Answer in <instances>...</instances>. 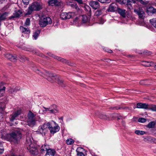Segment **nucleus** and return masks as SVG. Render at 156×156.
<instances>
[{
  "mask_svg": "<svg viewBox=\"0 0 156 156\" xmlns=\"http://www.w3.org/2000/svg\"><path fill=\"white\" fill-rule=\"evenodd\" d=\"M27 60V58L25 57L24 56H21V57L20 58V61L23 62L25 61V60Z\"/></svg>",
  "mask_w": 156,
  "mask_h": 156,
  "instance_id": "nucleus-48",
  "label": "nucleus"
},
{
  "mask_svg": "<svg viewBox=\"0 0 156 156\" xmlns=\"http://www.w3.org/2000/svg\"><path fill=\"white\" fill-rule=\"evenodd\" d=\"M21 90V88L20 87L17 86L15 87H13L12 88H11L9 89V92H10L11 93H15L17 91H20Z\"/></svg>",
  "mask_w": 156,
  "mask_h": 156,
  "instance_id": "nucleus-23",
  "label": "nucleus"
},
{
  "mask_svg": "<svg viewBox=\"0 0 156 156\" xmlns=\"http://www.w3.org/2000/svg\"><path fill=\"white\" fill-rule=\"evenodd\" d=\"M77 156H85L83 153L81 152H77Z\"/></svg>",
  "mask_w": 156,
  "mask_h": 156,
  "instance_id": "nucleus-53",
  "label": "nucleus"
},
{
  "mask_svg": "<svg viewBox=\"0 0 156 156\" xmlns=\"http://www.w3.org/2000/svg\"><path fill=\"white\" fill-rule=\"evenodd\" d=\"M89 5L93 9H96L99 7V3L97 1H90L89 3Z\"/></svg>",
  "mask_w": 156,
  "mask_h": 156,
  "instance_id": "nucleus-16",
  "label": "nucleus"
},
{
  "mask_svg": "<svg viewBox=\"0 0 156 156\" xmlns=\"http://www.w3.org/2000/svg\"><path fill=\"white\" fill-rule=\"evenodd\" d=\"M146 12L148 14L156 13V9L152 6L147 7L146 9Z\"/></svg>",
  "mask_w": 156,
  "mask_h": 156,
  "instance_id": "nucleus-17",
  "label": "nucleus"
},
{
  "mask_svg": "<svg viewBox=\"0 0 156 156\" xmlns=\"http://www.w3.org/2000/svg\"><path fill=\"white\" fill-rule=\"evenodd\" d=\"M21 110L19 109L10 115L9 118L10 120L11 121H13L15 119H16V117H18L21 114Z\"/></svg>",
  "mask_w": 156,
  "mask_h": 156,
  "instance_id": "nucleus-12",
  "label": "nucleus"
},
{
  "mask_svg": "<svg viewBox=\"0 0 156 156\" xmlns=\"http://www.w3.org/2000/svg\"><path fill=\"white\" fill-rule=\"evenodd\" d=\"M145 21L144 20H136V23L137 24L143 26H147V25L145 23Z\"/></svg>",
  "mask_w": 156,
  "mask_h": 156,
  "instance_id": "nucleus-29",
  "label": "nucleus"
},
{
  "mask_svg": "<svg viewBox=\"0 0 156 156\" xmlns=\"http://www.w3.org/2000/svg\"><path fill=\"white\" fill-rule=\"evenodd\" d=\"M75 4L74 3H71L70 4V6L72 7L73 8H74V5Z\"/></svg>",
  "mask_w": 156,
  "mask_h": 156,
  "instance_id": "nucleus-60",
  "label": "nucleus"
},
{
  "mask_svg": "<svg viewBox=\"0 0 156 156\" xmlns=\"http://www.w3.org/2000/svg\"><path fill=\"white\" fill-rule=\"evenodd\" d=\"M49 122H45L39 127L37 132L38 133L45 135L48 131V126H49Z\"/></svg>",
  "mask_w": 156,
  "mask_h": 156,
  "instance_id": "nucleus-6",
  "label": "nucleus"
},
{
  "mask_svg": "<svg viewBox=\"0 0 156 156\" xmlns=\"http://www.w3.org/2000/svg\"><path fill=\"white\" fill-rule=\"evenodd\" d=\"M57 0H51L48 2V4L49 5L53 6L57 5Z\"/></svg>",
  "mask_w": 156,
  "mask_h": 156,
  "instance_id": "nucleus-32",
  "label": "nucleus"
},
{
  "mask_svg": "<svg viewBox=\"0 0 156 156\" xmlns=\"http://www.w3.org/2000/svg\"><path fill=\"white\" fill-rule=\"evenodd\" d=\"M2 85H0V97L3 95L4 93V90L5 89V87H3L2 88Z\"/></svg>",
  "mask_w": 156,
  "mask_h": 156,
  "instance_id": "nucleus-31",
  "label": "nucleus"
},
{
  "mask_svg": "<svg viewBox=\"0 0 156 156\" xmlns=\"http://www.w3.org/2000/svg\"><path fill=\"white\" fill-rule=\"evenodd\" d=\"M146 139L149 142H152V141L154 142L155 143V140L156 141V139L152 137H148L146 138Z\"/></svg>",
  "mask_w": 156,
  "mask_h": 156,
  "instance_id": "nucleus-37",
  "label": "nucleus"
},
{
  "mask_svg": "<svg viewBox=\"0 0 156 156\" xmlns=\"http://www.w3.org/2000/svg\"><path fill=\"white\" fill-rule=\"evenodd\" d=\"M146 121V119L143 118H140L138 120V122L142 123L145 122Z\"/></svg>",
  "mask_w": 156,
  "mask_h": 156,
  "instance_id": "nucleus-41",
  "label": "nucleus"
},
{
  "mask_svg": "<svg viewBox=\"0 0 156 156\" xmlns=\"http://www.w3.org/2000/svg\"><path fill=\"white\" fill-rule=\"evenodd\" d=\"M36 72L45 78L48 81L51 82H53L54 81V80L55 79L57 83L62 87H64L65 86L63 83V81L60 79L59 77L54 75L53 74L49 72H46L45 75L47 77H46L43 76L42 73L38 69H37Z\"/></svg>",
  "mask_w": 156,
  "mask_h": 156,
  "instance_id": "nucleus-1",
  "label": "nucleus"
},
{
  "mask_svg": "<svg viewBox=\"0 0 156 156\" xmlns=\"http://www.w3.org/2000/svg\"><path fill=\"white\" fill-rule=\"evenodd\" d=\"M136 108L147 109L148 108V105L146 103H139L137 104Z\"/></svg>",
  "mask_w": 156,
  "mask_h": 156,
  "instance_id": "nucleus-21",
  "label": "nucleus"
},
{
  "mask_svg": "<svg viewBox=\"0 0 156 156\" xmlns=\"http://www.w3.org/2000/svg\"><path fill=\"white\" fill-rule=\"evenodd\" d=\"M74 142V140L71 138H69L66 140V143L68 145H72Z\"/></svg>",
  "mask_w": 156,
  "mask_h": 156,
  "instance_id": "nucleus-35",
  "label": "nucleus"
},
{
  "mask_svg": "<svg viewBox=\"0 0 156 156\" xmlns=\"http://www.w3.org/2000/svg\"><path fill=\"white\" fill-rule=\"evenodd\" d=\"M78 3L80 4H83V2L82 0H75Z\"/></svg>",
  "mask_w": 156,
  "mask_h": 156,
  "instance_id": "nucleus-57",
  "label": "nucleus"
},
{
  "mask_svg": "<svg viewBox=\"0 0 156 156\" xmlns=\"http://www.w3.org/2000/svg\"><path fill=\"white\" fill-rule=\"evenodd\" d=\"M96 115H98L99 117L101 119H107L108 118V117L107 115L103 114L100 113L99 114H96Z\"/></svg>",
  "mask_w": 156,
  "mask_h": 156,
  "instance_id": "nucleus-30",
  "label": "nucleus"
},
{
  "mask_svg": "<svg viewBox=\"0 0 156 156\" xmlns=\"http://www.w3.org/2000/svg\"><path fill=\"white\" fill-rule=\"evenodd\" d=\"M74 15V14L73 13L63 12L61 14L60 18L62 20H67L72 18Z\"/></svg>",
  "mask_w": 156,
  "mask_h": 156,
  "instance_id": "nucleus-8",
  "label": "nucleus"
},
{
  "mask_svg": "<svg viewBox=\"0 0 156 156\" xmlns=\"http://www.w3.org/2000/svg\"><path fill=\"white\" fill-rule=\"evenodd\" d=\"M50 149L48 145H44L41 148L40 152L41 153L43 154L44 153L45 151L47 152L48 149Z\"/></svg>",
  "mask_w": 156,
  "mask_h": 156,
  "instance_id": "nucleus-24",
  "label": "nucleus"
},
{
  "mask_svg": "<svg viewBox=\"0 0 156 156\" xmlns=\"http://www.w3.org/2000/svg\"><path fill=\"white\" fill-rule=\"evenodd\" d=\"M29 0H22V1L24 4L28 5L29 4Z\"/></svg>",
  "mask_w": 156,
  "mask_h": 156,
  "instance_id": "nucleus-55",
  "label": "nucleus"
},
{
  "mask_svg": "<svg viewBox=\"0 0 156 156\" xmlns=\"http://www.w3.org/2000/svg\"><path fill=\"white\" fill-rule=\"evenodd\" d=\"M134 12L138 15L140 18L144 19L145 17V13L143 9L140 8L138 9H135L134 10Z\"/></svg>",
  "mask_w": 156,
  "mask_h": 156,
  "instance_id": "nucleus-11",
  "label": "nucleus"
},
{
  "mask_svg": "<svg viewBox=\"0 0 156 156\" xmlns=\"http://www.w3.org/2000/svg\"><path fill=\"white\" fill-rule=\"evenodd\" d=\"M27 120L28 125L30 126H33L35 124L36 120L35 118V115L32 112L30 111L28 114Z\"/></svg>",
  "mask_w": 156,
  "mask_h": 156,
  "instance_id": "nucleus-5",
  "label": "nucleus"
},
{
  "mask_svg": "<svg viewBox=\"0 0 156 156\" xmlns=\"http://www.w3.org/2000/svg\"><path fill=\"white\" fill-rule=\"evenodd\" d=\"M99 1L102 3H109L111 2L110 0H98Z\"/></svg>",
  "mask_w": 156,
  "mask_h": 156,
  "instance_id": "nucleus-42",
  "label": "nucleus"
},
{
  "mask_svg": "<svg viewBox=\"0 0 156 156\" xmlns=\"http://www.w3.org/2000/svg\"><path fill=\"white\" fill-rule=\"evenodd\" d=\"M56 151L54 149H50L46 152L45 156H55Z\"/></svg>",
  "mask_w": 156,
  "mask_h": 156,
  "instance_id": "nucleus-20",
  "label": "nucleus"
},
{
  "mask_svg": "<svg viewBox=\"0 0 156 156\" xmlns=\"http://www.w3.org/2000/svg\"><path fill=\"white\" fill-rule=\"evenodd\" d=\"M155 125V123L154 121L151 122H149L148 125L147 127L149 128H152L154 127Z\"/></svg>",
  "mask_w": 156,
  "mask_h": 156,
  "instance_id": "nucleus-34",
  "label": "nucleus"
},
{
  "mask_svg": "<svg viewBox=\"0 0 156 156\" xmlns=\"http://www.w3.org/2000/svg\"><path fill=\"white\" fill-rule=\"evenodd\" d=\"M4 0H0V3H2V1Z\"/></svg>",
  "mask_w": 156,
  "mask_h": 156,
  "instance_id": "nucleus-62",
  "label": "nucleus"
},
{
  "mask_svg": "<svg viewBox=\"0 0 156 156\" xmlns=\"http://www.w3.org/2000/svg\"><path fill=\"white\" fill-rule=\"evenodd\" d=\"M42 8V5L40 2H36L33 3L28 7L27 12L25 14V16L31 14L33 11H39Z\"/></svg>",
  "mask_w": 156,
  "mask_h": 156,
  "instance_id": "nucleus-4",
  "label": "nucleus"
},
{
  "mask_svg": "<svg viewBox=\"0 0 156 156\" xmlns=\"http://www.w3.org/2000/svg\"><path fill=\"white\" fill-rule=\"evenodd\" d=\"M74 5V8H75L77 10H81V9H80L78 6L76 4H75Z\"/></svg>",
  "mask_w": 156,
  "mask_h": 156,
  "instance_id": "nucleus-56",
  "label": "nucleus"
},
{
  "mask_svg": "<svg viewBox=\"0 0 156 156\" xmlns=\"http://www.w3.org/2000/svg\"><path fill=\"white\" fill-rule=\"evenodd\" d=\"M87 16L85 15H82L80 16L79 19L80 20H90L91 15V11L87 12Z\"/></svg>",
  "mask_w": 156,
  "mask_h": 156,
  "instance_id": "nucleus-19",
  "label": "nucleus"
},
{
  "mask_svg": "<svg viewBox=\"0 0 156 156\" xmlns=\"http://www.w3.org/2000/svg\"><path fill=\"white\" fill-rule=\"evenodd\" d=\"M149 22L154 27L156 28V20H149Z\"/></svg>",
  "mask_w": 156,
  "mask_h": 156,
  "instance_id": "nucleus-40",
  "label": "nucleus"
},
{
  "mask_svg": "<svg viewBox=\"0 0 156 156\" xmlns=\"http://www.w3.org/2000/svg\"><path fill=\"white\" fill-rule=\"evenodd\" d=\"M23 13V11L22 10H18L16 11L13 15L9 17L10 19L14 18H17L20 16Z\"/></svg>",
  "mask_w": 156,
  "mask_h": 156,
  "instance_id": "nucleus-14",
  "label": "nucleus"
},
{
  "mask_svg": "<svg viewBox=\"0 0 156 156\" xmlns=\"http://www.w3.org/2000/svg\"><path fill=\"white\" fill-rule=\"evenodd\" d=\"M73 22V23L75 24L76 26H79L81 25L80 24H79L80 23H86L87 25L89 26L92 25V24H90V21L92 20H72Z\"/></svg>",
  "mask_w": 156,
  "mask_h": 156,
  "instance_id": "nucleus-10",
  "label": "nucleus"
},
{
  "mask_svg": "<svg viewBox=\"0 0 156 156\" xmlns=\"http://www.w3.org/2000/svg\"><path fill=\"white\" fill-rule=\"evenodd\" d=\"M16 56H13L12 55V57H11L10 60L11 61L15 62L16 60Z\"/></svg>",
  "mask_w": 156,
  "mask_h": 156,
  "instance_id": "nucleus-50",
  "label": "nucleus"
},
{
  "mask_svg": "<svg viewBox=\"0 0 156 156\" xmlns=\"http://www.w3.org/2000/svg\"><path fill=\"white\" fill-rule=\"evenodd\" d=\"M84 8H85V10H86L87 12L91 11V9L90 7L88 5H85V6H84Z\"/></svg>",
  "mask_w": 156,
  "mask_h": 156,
  "instance_id": "nucleus-44",
  "label": "nucleus"
},
{
  "mask_svg": "<svg viewBox=\"0 0 156 156\" xmlns=\"http://www.w3.org/2000/svg\"><path fill=\"white\" fill-rule=\"evenodd\" d=\"M48 54L50 56L53 58H55L56 59H57L58 60L61 61L62 62L66 63V60L65 59L62 58L61 57H58V56H55L50 53H49Z\"/></svg>",
  "mask_w": 156,
  "mask_h": 156,
  "instance_id": "nucleus-18",
  "label": "nucleus"
},
{
  "mask_svg": "<svg viewBox=\"0 0 156 156\" xmlns=\"http://www.w3.org/2000/svg\"><path fill=\"white\" fill-rule=\"evenodd\" d=\"M127 20H121V21L120 22H119V23L120 24L123 23H126V22H127Z\"/></svg>",
  "mask_w": 156,
  "mask_h": 156,
  "instance_id": "nucleus-59",
  "label": "nucleus"
},
{
  "mask_svg": "<svg viewBox=\"0 0 156 156\" xmlns=\"http://www.w3.org/2000/svg\"><path fill=\"white\" fill-rule=\"evenodd\" d=\"M26 144L27 149L31 153L34 154H37L38 153L37 149L34 147V144L30 138H26Z\"/></svg>",
  "mask_w": 156,
  "mask_h": 156,
  "instance_id": "nucleus-3",
  "label": "nucleus"
},
{
  "mask_svg": "<svg viewBox=\"0 0 156 156\" xmlns=\"http://www.w3.org/2000/svg\"><path fill=\"white\" fill-rule=\"evenodd\" d=\"M41 20H51V18L48 16H43L42 18L41 19Z\"/></svg>",
  "mask_w": 156,
  "mask_h": 156,
  "instance_id": "nucleus-52",
  "label": "nucleus"
},
{
  "mask_svg": "<svg viewBox=\"0 0 156 156\" xmlns=\"http://www.w3.org/2000/svg\"><path fill=\"white\" fill-rule=\"evenodd\" d=\"M101 13V12L100 10L97 11L95 14V15L97 16H99Z\"/></svg>",
  "mask_w": 156,
  "mask_h": 156,
  "instance_id": "nucleus-51",
  "label": "nucleus"
},
{
  "mask_svg": "<svg viewBox=\"0 0 156 156\" xmlns=\"http://www.w3.org/2000/svg\"><path fill=\"white\" fill-rule=\"evenodd\" d=\"M119 13L123 18H125L126 16V10L119 8L117 10Z\"/></svg>",
  "mask_w": 156,
  "mask_h": 156,
  "instance_id": "nucleus-26",
  "label": "nucleus"
},
{
  "mask_svg": "<svg viewBox=\"0 0 156 156\" xmlns=\"http://www.w3.org/2000/svg\"><path fill=\"white\" fill-rule=\"evenodd\" d=\"M48 128L49 129L50 132L51 134H54L59 131L60 127L58 124L56 125L55 126L52 127L49 122V126H48Z\"/></svg>",
  "mask_w": 156,
  "mask_h": 156,
  "instance_id": "nucleus-9",
  "label": "nucleus"
},
{
  "mask_svg": "<svg viewBox=\"0 0 156 156\" xmlns=\"http://www.w3.org/2000/svg\"><path fill=\"white\" fill-rule=\"evenodd\" d=\"M22 137L21 131L18 129L14 130L8 135L7 138L11 142L17 144Z\"/></svg>",
  "mask_w": 156,
  "mask_h": 156,
  "instance_id": "nucleus-2",
  "label": "nucleus"
},
{
  "mask_svg": "<svg viewBox=\"0 0 156 156\" xmlns=\"http://www.w3.org/2000/svg\"><path fill=\"white\" fill-rule=\"evenodd\" d=\"M116 117L118 120L122 119H123L125 118L124 117L119 114H117V115L116 116Z\"/></svg>",
  "mask_w": 156,
  "mask_h": 156,
  "instance_id": "nucleus-45",
  "label": "nucleus"
},
{
  "mask_svg": "<svg viewBox=\"0 0 156 156\" xmlns=\"http://www.w3.org/2000/svg\"><path fill=\"white\" fill-rule=\"evenodd\" d=\"M126 108H127V107H124V108H122V107H118L117 106H115V107H113L111 108L113 109L118 110V109H125Z\"/></svg>",
  "mask_w": 156,
  "mask_h": 156,
  "instance_id": "nucleus-43",
  "label": "nucleus"
},
{
  "mask_svg": "<svg viewBox=\"0 0 156 156\" xmlns=\"http://www.w3.org/2000/svg\"><path fill=\"white\" fill-rule=\"evenodd\" d=\"M33 52L34 53H36V51L34 50L33 51Z\"/></svg>",
  "mask_w": 156,
  "mask_h": 156,
  "instance_id": "nucleus-64",
  "label": "nucleus"
},
{
  "mask_svg": "<svg viewBox=\"0 0 156 156\" xmlns=\"http://www.w3.org/2000/svg\"><path fill=\"white\" fill-rule=\"evenodd\" d=\"M40 32L41 31L40 30H37L34 33L33 37L35 40H36L37 39L40 33Z\"/></svg>",
  "mask_w": 156,
  "mask_h": 156,
  "instance_id": "nucleus-27",
  "label": "nucleus"
},
{
  "mask_svg": "<svg viewBox=\"0 0 156 156\" xmlns=\"http://www.w3.org/2000/svg\"><path fill=\"white\" fill-rule=\"evenodd\" d=\"M118 8L117 4L115 3H112L110 5L107 10L108 12H114L117 11Z\"/></svg>",
  "mask_w": 156,
  "mask_h": 156,
  "instance_id": "nucleus-13",
  "label": "nucleus"
},
{
  "mask_svg": "<svg viewBox=\"0 0 156 156\" xmlns=\"http://www.w3.org/2000/svg\"><path fill=\"white\" fill-rule=\"evenodd\" d=\"M52 20H40L39 21V24L40 27H44L48 24H50L52 23Z\"/></svg>",
  "mask_w": 156,
  "mask_h": 156,
  "instance_id": "nucleus-15",
  "label": "nucleus"
},
{
  "mask_svg": "<svg viewBox=\"0 0 156 156\" xmlns=\"http://www.w3.org/2000/svg\"><path fill=\"white\" fill-rule=\"evenodd\" d=\"M147 109L153 111H156V105H152L150 106L148 105V108Z\"/></svg>",
  "mask_w": 156,
  "mask_h": 156,
  "instance_id": "nucleus-33",
  "label": "nucleus"
},
{
  "mask_svg": "<svg viewBox=\"0 0 156 156\" xmlns=\"http://www.w3.org/2000/svg\"><path fill=\"white\" fill-rule=\"evenodd\" d=\"M9 13L5 12L2 13H0V20H5L7 19Z\"/></svg>",
  "mask_w": 156,
  "mask_h": 156,
  "instance_id": "nucleus-28",
  "label": "nucleus"
},
{
  "mask_svg": "<svg viewBox=\"0 0 156 156\" xmlns=\"http://www.w3.org/2000/svg\"><path fill=\"white\" fill-rule=\"evenodd\" d=\"M135 133L139 135H142L145 134V132L143 131L137 130L135 131Z\"/></svg>",
  "mask_w": 156,
  "mask_h": 156,
  "instance_id": "nucleus-36",
  "label": "nucleus"
},
{
  "mask_svg": "<svg viewBox=\"0 0 156 156\" xmlns=\"http://www.w3.org/2000/svg\"><path fill=\"white\" fill-rule=\"evenodd\" d=\"M98 22H96L99 24H103L105 22V20H98Z\"/></svg>",
  "mask_w": 156,
  "mask_h": 156,
  "instance_id": "nucleus-54",
  "label": "nucleus"
},
{
  "mask_svg": "<svg viewBox=\"0 0 156 156\" xmlns=\"http://www.w3.org/2000/svg\"><path fill=\"white\" fill-rule=\"evenodd\" d=\"M143 65L146 66H151L150 63L147 62H144Z\"/></svg>",
  "mask_w": 156,
  "mask_h": 156,
  "instance_id": "nucleus-47",
  "label": "nucleus"
},
{
  "mask_svg": "<svg viewBox=\"0 0 156 156\" xmlns=\"http://www.w3.org/2000/svg\"><path fill=\"white\" fill-rule=\"evenodd\" d=\"M122 2L127 5L131 6L132 3L134 4L136 3V1L133 0H122Z\"/></svg>",
  "mask_w": 156,
  "mask_h": 156,
  "instance_id": "nucleus-25",
  "label": "nucleus"
},
{
  "mask_svg": "<svg viewBox=\"0 0 156 156\" xmlns=\"http://www.w3.org/2000/svg\"><path fill=\"white\" fill-rule=\"evenodd\" d=\"M122 124H123V125L125 124V122H124L123 120L122 121Z\"/></svg>",
  "mask_w": 156,
  "mask_h": 156,
  "instance_id": "nucleus-63",
  "label": "nucleus"
},
{
  "mask_svg": "<svg viewBox=\"0 0 156 156\" xmlns=\"http://www.w3.org/2000/svg\"><path fill=\"white\" fill-rule=\"evenodd\" d=\"M5 56L10 60L11 57H12V55L9 54H6L5 55Z\"/></svg>",
  "mask_w": 156,
  "mask_h": 156,
  "instance_id": "nucleus-46",
  "label": "nucleus"
},
{
  "mask_svg": "<svg viewBox=\"0 0 156 156\" xmlns=\"http://www.w3.org/2000/svg\"><path fill=\"white\" fill-rule=\"evenodd\" d=\"M105 50L108 53H112V51L111 50H109L107 48H105Z\"/></svg>",
  "mask_w": 156,
  "mask_h": 156,
  "instance_id": "nucleus-58",
  "label": "nucleus"
},
{
  "mask_svg": "<svg viewBox=\"0 0 156 156\" xmlns=\"http://www.w3.org/2000/svg\"><path fill=\"white\" fill-rule=\"evenodd\" d=\"M133 55H127V57H129V58H132V57H133Z\"/></svg>",
  "mask_w": 156,
  "mask_h": 156,
  "instance_id": "nucleus-61",
  "label": "nucleus"
},
{
  "mask_svg": "<svg viewBox=\"0 0 156 156\" xmlns=\"http://www.w3.org/2000/svg\"><path fill=\"white\" fill-rule=\"evenodd\" d=\"M4 151V148L2 143L0 142V154H2Z\"/></svg>",
  "mask_w": 156,
  "mask_h": 156,
  "instance_id": "nucleus-39",
  "label": "nucleus"
},
{
  "mask_svg": "<svg viewBox=\"0 0 156 156\" xmlns=\"http://www.w3.org/2000/svg\"><path fill=\"white\" fill-rule=\"evenodd\" d=\"M136 1L143 5H147L149 3L148 1H144L143 0H136Z\"/></svg>",
  "mask_w": 156,
  "mask_h": 156,
  "instance_id": "nucleus-38",
  "label": "nucleus"
},
{
  "mask_svg": "<svg viewBox=\"0 0 156 156\" xmlns=\"http://www.w3.org/2000/svg\"><path fill=\"white\" fill-rule=\"evenodd\" d=\"M20 28L21 32L24 34H29L30 33V29L27 28H26L23 27L21 26L20 27Z\"/></svg>",
  "mask_w": 156,
  "mask_h": 156,
  "instance_id": "nucleus-22",
  "label": "nucleus"
},
{
  "mask_svg": "<svg viewBox=\"0 0 156 156\" xmlns=\"http://www.w3.org/2000/svg\"><path fill=\"white\" fill-rule=\"evenodd\" d=\"M44 108L46 111H49V112L50 113L55 114L58 112L57 106L55 105H53L49 108H46L44 107Z\"/></svg>",
  "mask_w": 156,
  "mask_h": 156,
  "instance_id": "nucleus-7",
  "label": "nucleus"
},
{
  "mask_svg": "<svg viewBox=\"0 0 156 156\" xmlns=\"http://www.w3.org/2000/svg\"><path fill=\"white\" fill-rule=\"evenodd\" d=\"M30 20H26L24 23V26H27L30 25Z\"/></svg>",
  "mask_w": 156,
  "mask_h": 156,
  "instance_id": "nucleus-49",
  "label": "nucleus"
}]
</instances>
